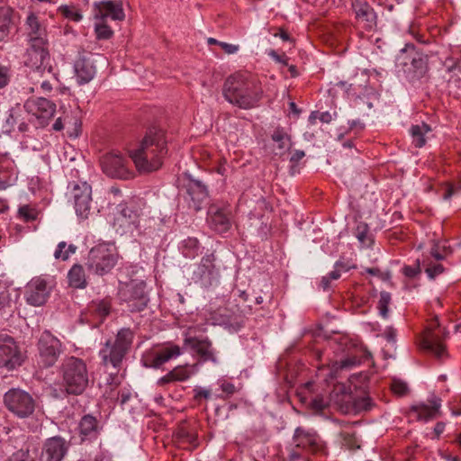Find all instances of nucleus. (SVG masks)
<instances>
[{"instance_id": "11", "label": "nucleus", "mask_w": 461, "mask_h": 461, "mask_svg": "<svg viewBox=\"0 0 461 461\" xmlns=\"http://www.w3.org/2000/svg\"><path fill=\"white\" fill-rule=\"evenodd\" d=\"M182 354L179 346L167 343L146 350L141 357V363L145 367L159 368L165 363L176 358Z\"/></svg>"}, {"instance_id": "6", "label": "nucleus", "mask_w": 461, "mask_h": 461, "mask_svg": "<svg viewBox=\"0 0 461 461\" xmlns=\"http://www.w3.org/2000/svg\"><path fill=\"white\" fill-rule=\"evenodd\" d=\"M117 261L115 247L109 243H99L88 252L86 267L90 273L102 276L110 273Z\"/></svg>"}, {"instance_id": "60", "label": "nucleus", "mask_w": 461, "mask_h": 461, "mask_svg": "<svg viewBox=\"0 0 461 461\" xmlns=\"http://www.w3.org/2000/svg\"><path fill=\"white\" fill-rule=\"evenodd\" d=\"M268 56L271 57L276 62L287 66L288 58L284 55H279L276 50H270L267 52Z\"/></svg>"}, {"instance_id": "7", "label": "nucleus", "mask_w": 461, "mask_h": 461, "mask_svg": "<svg viewBox=\"0 0 461 461\" xmlns=\"http://www.w3.org/2000/svg\"><path fill=\"white\" fill-rule=\"evenodd\" d=\"M37 365L41 368L53 366L63 351L61 341L50 331L41 333L37 343Z\"/></svg>"}, {"instance_id": "48", "label": "nucleus", "mask_w": 461, "mask_h": 461, "mask_svg": "<svg viewBox=\"0 0 461 461\" xmlns=\"http://www.w3.org/2000/svg\"><path fill=\"white\" fill-rule=\"evenodd\" d=\"M360 363V360L356 357H348L345 359H342L339 362H335L333 364V369L336 371L339 369H349L353 366H357Z\"/></svg>"}, {"instance_id": "45", "label": "nucleus", "mask_w": 461, "mask_h": 461, "mask_svg": "<svg viewBox=\"0 0 461 461\" xmlns=\"http://www.w3.org/2000/svg\"><path fill=\"white\" fill-rule=\"evenodd\" d=\"M391 302V294L388 292L383 291L380 293V299L378 302V310L380 315L386 319L388 317V305Z\"/></svg>"}, {"instance_id": "15", "label": "nucleus", "mask_w": 461, "mask_h": 461, "mask_svg": "<svg viewBox=\"0 0 461 461\" xmlns=\"http://www.w3.org/2000/svg\"><path fill=\"white\" fill-rule=\"evenodd\" d=\"M293 441L296 448H300L312 454L325 452V446L322 440L312 429L297 427L293 436Z\"/></svg>"}, {"instance_id": "37", "label": "nucleus", "mask_w": 461, "mask_h": 461, "mask_svg": "<svg viewBox=\"0 0 461 461\" xmlns=\"http://www.w3.org/2000/svg\"><path fill=\"white\" fill-rule=\"evenodd\" d=\"M179 249L183 254V256L186 258L193 259L197 257L200 253V244L196 238H187L185 239Z\"/></svg>"}, {"instance_id": "14", "label": "nucleus", "mask_w": 461, "mask_h": 461, "mask_svg": "<svg viewBox=\"0 0 461 461\" xmlns=\"http://www.w3.org/2000/svg\"><path fill=\"white\" fill-rule=\"evenodd\" d=\"M103 172L113 178L129 179L133 172L128 167V161L120 153L111 152L101 159Z\"/></svg>"}, {"instance_id": "54", "label": "nucleus", "mask_w": 461, "mask_h": 461, "mask_svg": "<svg viewBox=\"0 0 461 461\" xmlns=\"http://www.w3.org/2000/svg\"><path fill=\"white\" fill-rule=\"evenodd\" d=\"M420 271V263L419 259H417L415 266H404L402 268L403 275L409 278L416 277Z\"/></svg>"}, {"instance_id": "10", "label": "nucleus", "mask_w": 461, "mask_h": 461, "mask_svg": "<svg viewBox=\"0 0 461 461\" xmlns=\"http://www.w3.org/2000/svg\"><path fill=\"white\" fill-rule=\"evenodd\" d=\"M69 199L73 202L76 213L81 220L87 219L92 210V188L86 182L69 183Z\"/></svg>"}, {"instance_id": "31", "label": "nucleus", "mask_w": 461, "mask_h": 461, "mask_svg": "<svg viewBox=\"0 0 461 461\" xmlns=\"http://www.w3.org/2000/svg\"><path fill=\"white\" fill-rule=\"evenodd\" d=\"M99 425L95 417L92 415H85L79 422V434L82 440H91L97 438L99 434Z\"/></svg>"}, {"instance_id": "27", "label": "nucleus", "mask_w": 461, "mask_h": 461, "mask_svg": "<svg viewBox=\"0 0 461 461\" xmlns=\"http://www.w3.org/2000/svg\"><path fill=\"white\" fill-rule=\"evenodd\" d=\"M17 179L14 161L8 155L0 156V190L13 185Z\"/></svg>"}, {"instance_id": "39", "label": "nucleus", "mask_w": 461, "mask_h": 461, "mask_svg": "<svg viewBox=\"0 0 461 461\" xmlns=\"http://www.w3.org/2000/svg\"><path fill=\"white\" fill-rule=\"evenodd\" d=\"M19 298V294L9 287L0 290V311L10 308L12 303Z\"/></svg>"}, {"instance_id": "18", "label": "nucleus", "mask_w": 461, "mask_h": 461, "mask_svg": "<svg viewBox=\"0 0 461 461\" xmlns=\"http://www.w3.org/2000/svg\"><path fill=\"white\" fill-rule=\"evenodd\" d=\"M441 333L442 330L440 329L436 330L434 324L431 323L420 341V347L423 350L433 354L438 359H441L445 355V347L441 342Z\"/></svg>"}, {"instance_id": "4", "label": "nucleus", "mask_w": 461, "mask_h": 461, "mask_svg": "<svg viewBox=\"0 0 461 461\" xmlns=\"http://www.w3.org/2000/svg\"><path fill=\"white\" fill-rule=\"evenodd\" d=\"M61 374L66 392L69 394H81L88 385L87 366L81 358L66 357L61 365Z\"/></svg>"}, {"instance_id": "24", "label": "nucleus", "mask_w": 461, "mask_h": 461, "mask_svg": "<svg viewBox=\"0 0 461 461\" xmlns=\"http://www.w3.org/2000/svg\"><path fill=\"white\" fill-rule=\"evenodd\" d=\"M125 355L126 353L115 346L111 340L106 341L99 351V356L104 366H111L115 369L121 366Z\"/></svg>"}, {"instance_id": "20", "label": "nucleus", "mask_w": 461, "mask_h": 461, "mask_svg": "<svg viewBox=\"0 0 461 461\" xmlns=\"http://www.w3.org/2000/svg\"><path fill=\"white\" fill-rule=\"evenodd\" d=\"M68 450V442L59 436L48 438L42 448L41 457L45 461H62Z\"/></svg>"}, {"instance_id": "52", "label": "nucleus", "mask_w": 461, "mask_h": 461, "mask_svg": "<svg viewBox=\"0 0 461 461\" xmlns=\"http://www.w3.org/2000/svg\"><path fill=\"white\" fill-rule=\"evenodd\" d=\"M272 140L278 143L280 149H284L286 146V142L289 141V137L283 130L278 129L272 134Z\"/></svg>"}, {"instance_id": "16", "label": "nucleus", "mask_w": 461, "mask_h": 461, "mask_svg": "<svg viewBox=\"0 0 461 461\" xmlns=\"http://www.w3.org/2000/svg\"><path fill=\"white\" fill-rule=\"evenodd\" d=\"M50 283L41 276L33 277L26 286L25 300L32 306L39 307L43 305L50 294Z\"/></svg>"}, {"instance_id": "3", "label": "nucleus", "mask_w": 461, "mask_h": 461, "mask_svg": "<svg viewBox=\"0 0 461 461\" xmlns=\"http://www.w3.org/2000/svg\"><path fill=\"white\" fill-rule=\"evenodd\" d=\"M145 203L142 199H131L117 206L113 228L120 235L134 236L140 233V223L143 215Z\"/></svg>"}, {"instance_id": "63", "label": "nucleus", "mask_w": 461, "mask_h": 461, "mask_svg": "<svg viewBox=\"0 0 461 461\" xmlns=\"http://www.w3.org/2000/svg\"><path fill=\"white\" fill-rule=\"evenodd\" d=\"M220 386L221 391L226 394V396L232 395L236 392L235 385L231 383L222 381Z\"/></svg>"}, {"instance_id": "50", "label": "nucleus", "mask_w": 461, "mask_h": 461, "mask_svg": "<svg viewBox=\"0 0 461 461\" xmlns=\"http://www.w3.org/2000/svg\"><path fill=\"white\" fill-rule=\"evenodd\" d=\"M6 461H35L32 456L29 450L20 449L14 452Z\"/></svg>"}, {"instance_id": "49", "label": "nucleus", "mask_w": 461, "mask_h": 461, "mask_svg": "<svg viewBox=\"0 0 461 461\" xmlns=\"http://www.w3.org/2000/svg\"><path fill=\"white\" fill-rule=\"evenodd\" d=\"M350 266L348 264L343 263L341 261H337L334 267V270H332L328 277L330 280H337L341 276V271H348L350 269Z\"/></svg>"}, {"instance_id": "9", "label": "nucleus", "mask_w": 461, "mask_h": 461, "mask_svg": "<svg viewBox=\"0 0 461 461\" xmlns=\"http://www.w3.org/2000/svg\"><path fill=\"white\" fill-rule=\"evenodd\" d=\"M5 407L19 418H27L35 409V401L32 396L21 389H10L4 395Z\"/></svg>"}, {"instance_id": "13", "label": "nucleus", "mask_w": 461, "mask_h": 461, "mask_svg": "<svg viewBox=\"0 0 461 461\" xmlns=\"http://www.w3.org/2000/svg\"><path fill=\"white\" fill-rule=\"evenodd\" d=\"M216 258L213 253L203 256L194 269L191 279L203 287H209L220 277L219 268L215 265Z\"/></svg>"}, {"instance_id": "23", "label": "nucleus", "mask_w": 461, "mask_h": 461, "mask_svg": "<svg viewBox=\"0 0 461 461\" xmlns=\"http://www.w3.org/2000/svg\"><path fill=\"white\" fill-rule=\"evenodd\" d=\"M185 344L196 352L203 361H212L218 363L216 353L212 346V342L208 339L186 338Z\"/></svg>"}, {"instance_id": "58", "label": "nucleus", "mask_w": 461, "mask_h": 461, "mask_svg": "<svg viewBox=\"0 0 461 461\" xmlns=\"http://www.w3.org/2000/svg\"><path fill=\"white\" fill-rule=\"evenodd\" d=\"M40 78L41 77H38V81H36L37 83L34 84L35 81L32 80V85L33 86H30V90L31 91H34V87L38 86V84H40V87L41 89L44 92V93H49L51 91L52 89V86L51 84L49 82V80L46 78V79H43L41 82H40Z\"/></svg>"}, {"instance_id": "51", "label": "nucleus", "mask_w": 461, "mask_h": 461, "mask_svg": "<svg viewBox=\"0 0 461 461\" xmlns=\"http://www.w3.org/2000/svg\"><path fill=\"white\" fill-rule=\"evenodd\" d=\"M328 405V402L321 395L314 397L310 402V407L316 412H321Z\"/></svg>"}, {"instance_id": "19", "label": "nucleus", "mask_w": 461, "mask_h": 461, "mask_svg": "<svg viewBox=\"0 0 461 461\" xmlns=\"http://www.w3.org/2000/svg\"><path fill=\"white\" fill-rule=\"evenodd\" d=\"M207 221L210 227L219 233L227 232L231 226L230 211L225 207L212 204L207 212Z\"/></svg>"}, {"instance_id": "12", "label": "nucleus", "mask_w": 461, "mask_h": 461, "mask_svg": "<svg viewBox=\"0 0 461 461\" xmlns=\"http://www.w3.org/2000/svg\"><path fill=\"white\" fill-rule=\"evenodd\" d=\"M24 356L14 339L7 334L0 335V367L14 370L20 366Z\"/></svg>"}, {"instance_id": "32", "label": "nucleus", "mask_w": 461, "mask_h": 461, "mask_svg": "<svg viewBox=\"0 0 461 461\" xmlns=\"http://www.w3.org/2000/svg\"><path fill=\"white\" fill-rule=\"evenodd\" d=\"M375 406L374 400L369 395L354 398L351 404L342 406L341 411L346 413L369 411Z\"/></svg>"}, {"instance_id": "29", "label": "nucleus", "mask_w": 461, "mask_h": 461, "mask_svg": "<svg viewBox=\"0 0 461 461\" xmlns=\"http://www.w3.org/2000/svg\"><path fill=\"white\" fill-rule=\"evenodd\" d=\"M429 402L430 406L426 404L413 406L411 411V417L423 421L434 419L439 412L441 400L437 396H432Z\"/></svg>"}, {"instance_id": "38", "label": "nucleus", "mask_w": 461, "mask_h": 461, "mask_svg": "<svg viewBox=\"0 0 461 461\" xmlns=\"http://www.w3.org/2000/svg\"><path fill=\"white\" fill-rule=\"evenodd\" d=\"M132 340L133 331L131 329L123 328L118 331L116 339L113 343L127 354Z\"/></svg>"}, {"instance_id": "28", "label": "nucleus", "mask_w": 461, "mask_h": 461, "mask_svg": "<svg viewBox=\"0 0 461 461\" xmlns=\"http://www.w3.org/2000/svg\"><path fill=\"white\" fill-rule=\"evenodd\" d=\"M407 53H409L411 66L413 68V71L419 74H422L425 71L426 60L421 55L415 51L413 44H406L405 48L401 50V53L397 57V61L402 66H407Z\"/></svg>"}, {"instance_id": "64", "label": "nucleus", "mask_w": 461, "mask_h": 461, "mask_svg": "<svg viewBox=\"0 0 461 461\" xmlns=\"http://www.w3.org/2000/svg\"><path fill=\"white\" fill-rule=\"evenodd\" d=\"M195 398L209 399L212 395L211 391L203 387H196L194 390Z\"/></svg>"}, {"instance_id": "35", "label": "nucleus", "mask_w": 461, "mask_h": 461, "mask_svg": "<svg viewBox=\"0 0 461 461\" xmlns=\"http://www.w3.org/2000/svg\"><path fill=\"white\" fill-rule=\"evenodd\" d=\"M221 324L225 326L230 332H236L240 330L245 323V317L241 313L230 312L226 311V313L222 315Z\"/></svg>"}, {"instance_id": "46", "label": "nucleus", "mask_w": 461, "mask_h": 461, "mask_svg": "<svg viewBox=\"0 0 461 461\" xmlns=\"http://www.w3.org/2000/svg\"><path fill=\"white\" fill-rule=\"evenodd\" d=\"M171 373L174 375V379L176 382H184L194 374L190 368L182 366L175 367L173 370H171Z\"/></svg>"}, {"instance_id": "26", "label": "nucleus", "mask_w": 461, "mask_h": 461, "mask_svg": "<svg viewBox=\"0 0 461 461\" xmlns=\"http://www.w3.org/2000/svg\"><path fill=\"white\" fill-rule=\"evenodd\" d=\"M356 18L364 23V27L372 30L376 25V14L368 3L361 0L352 2Z\"/></svg>"}, {"instance_id": "57", "label": "nucleus", "mask_w": 461, "mask_h": 461, "mask_svg": "<svg viewBox=\"0 0 461 461\" xmlns=\"http://www.w3.org/2000/svg\"><path fill=\"white\" fill-rule=\"evenodd\" d=\"M11 78V71L10 68L6 66L0 65V89L5 87Z\"/></svg>"}, {"instance_id": "55", "label": "nucleus", "mask_w": 461, "mask_h": 461, "mask_svg": "<svg viewBox=\"0 0 461 461\" xmlns=\"http://www.w3.org/2000/svg\"><path fill=\"white\" fill-rule=\"evenodd\" d=\"M367 233H368V227L366 224L360 223L357 225L356 229V237L359 240V242L363 245H366L367 241Z\"/></svg>"}, {"instance_id": "33", "label": "nucleus", "mask_w": 461, "mask_h": 461, "mask_svg": "<svg viewBox=\"0 0 461 461\" xmlns=\"http://www.w3.org/2000/svg\"><path fill=\"white\" fill-rule=\"evenodd\" d=\"M431 132V128L429 124L421 122L420 124L412 125L410 128V134L411 137V143L415 148H422L425 146L428 134Z\"/></svg>"}, {"instance_id": "56", "label": "nucleus", "mask_w": 461, "mask_h": 461, "mask_svg": "<svg viewBox=\"0 0 461 461\" xmlns=\"http://www.w3.org/2000/svg\"><path fill=\"white\" fill-rule=\"evenodd\" d=\"M391 387L392 391L398 395H403L408 391L407 384L398 379L393 380Z\"/></svg>"}, {"instance_id": "47", "label": "nucleus", "mask_w": 461, "mask_h": 461, "mask_svg": "<svg viewBox=\"0 0 461 461\" xmlns=\"http://www.w3.org/2000/svg\"><path fill=\"white\" fill-rule=\"evenodd\" d=\"M18 215L24 221L29 222L36 220L38 212L29 205H23L18 210Z\"/></svg>"}, {"instance_id": "17", "label": "nucleus", "mask_w": 461, "mask_h": 461, "mask_svg": "<svg viewBox=\"0 0 461 461\" xmlns=\"http://www.w3.org/2000/svg\"><path fill=\"white\" fill-rule=\"evenodd\" d=\"M92 12L95 20H104V22H106L107 18L122 21L125 17L122 1L95 2Z\"/></svg>"}, {"instance_id": "40", "label": "nucleus", "mask_w": 461, "mask_h": 461, "mask_svg": "<svg viewBox=\"0 0 461 461\" xmlns=\"http://www.w3.org/2000/svg\"><path fill=\"white\" fill-rule=\"evenodd\" d=\"M12 9L8 6L0 7V41L7 34L11 24Z\"/></svg>"}, {"instance_id": "25", "label": "nucleus", "mask_w": 461, "mask_h": 461, "mask_svg": "<svg viewBox=\"0 0 461 461\" xmlns=\"http://www.w3.org/2000/svg\"><path fill=\"white\" fill-rule=\"evenodd\" d=\"M26 25L28 43L48 44L46 28L35 14L28 15Z\"/></svg>"}, {"instance_id": "8", "label": "nucleus", "mask_w": 461, "mask_h": 461, "mask_svg": "<svg viewBox=\"0 0 461 461\" xmlns=\"http://www.w3.org/2000/svg\"><path fill=\"white\" fill-rule=\"evenodd\" d=\"M119 298L131 312L143 311L149 301L143 281H131L120 287Z\"/></svg>"}, {"instance_id": "30", "label": "nucleus", "mask_w": 461, "mask_h": 461, "mask_svg": "<svg viewBox=\"0 0 461 461\" xmlns=\"http://www.w3.org/2000/svg\"><path fill=\"white\" fill-rule=\"evenodd\" d=\"M186 191L194 203V208L196 211L200 210L202 203L208 196L206 186L200 180L189 179L186 185Z\"/></svg>"}, {"instance_id": "61", "label": "nucleus", "mask_w": 461, "mask_h": 461, "mask_svg": "<svg viewBox=\"0 0 461 461\" xmlns=\"http://www.w3.org/2000/svg\"><path fill=\"white\" fill-rule=\"evenodd\" d=\"M71 122V119L68 116H65L64 118H58L52 125L54 131H61L67 124Z\"/></svg>"}, {"instance_id": "42", "label": "nucleus", "mask_w": 461, "mask_h": 461, "mask_svg": "<svg viewBox=\"0 0 461 461\" xmlns=\"http://www.w3.org/2000/svg\"><path fill=\"white\" fill-rule=\"evenodd\" d=\"M58 10L61 15L69 21L78 23L83 19L81 12L75 5H63Z\"/></svg>"}, {"instance_id": "2", "label": "nucleus", "mask_w": 461, "mask_h": 461, "mask_svg": "<svg viewBox=\"0 0 461 461\" xmlns=\"http://www.w3.org/2000/svg\"><path fill=\"white\" fill-rule=\"evenodd\" d=\"M222 95L230 104L248 110L258 105L263 90L256 80L244 74L237 73L225 80Z\"/></svg>"}, {"instance_id": "36", "label": "nucleus", "mask_w": 461, "mask_h": 461, "mask_svg": "<svg viewBox=\"0 0 461 461\" xmlns=\"http://www.w3.org/2000/svg\"><path fill=\"white\" fill-rule=\"evenodd\" d=\"M89 312L102 322L111 311L110 302L107 300L93 301L88 306Z\"/></svg>"}, {"instance_id": "1", "label": "nucleus", "mask_w": 461, "mask_h": 461, "mask_svg": "<svg viewBox=\"0 0 461 461\" xmlns=\"http://www.w3.org/2000/svg\"><path fill=\"white\" fill-rule=\"evenodd\" d=\"M167 153V140L163 130L150 129L137 149L130 157L140 172H152L162 166V159Z\"/></svg>"}, {"instance_id": "59", "label": "nucleus", "mask_w": 461, "mask_h": 461, "mask_svg": "<svg viewBox=\"0 0 461 461\" xmlns=\"http://www.w3.org/2000/svg\"><path fill=\"white\" fill-rule=\"evenodd\" d=\"M368 379V375L365 373H357L353 374L349 377V382L355 385V387H357V382L359 381L360 384H365Z\"/></svg>"}, {"instance_id": "62", "label": "nucleus", "mask_w": 461, "mask_h": 461, "mask_svg": "<svg viewBox=\"0 0 461 461\" xmlns=\"http://www.w3.org/2000/svg\"><path fill=\"white\" fill-rule=\"evenodd\" d=\"M430 257L433 261H439L443 260L445 258V256L438 251V243L434 242L433 247L430 249Z\"/></svg>"}, {"instance_id": "22", "label": "nucleus", "mask_w": 461, "mask_h": 461, "mask_svg": "<svg viewBox=\"0 0 461 461\" xmlns=\"http://www.w3.org/2000/svg\"><path fill=\"white\" fill-rule=\"evenodd\" d=\"M28 113L39 119H50L56 111V104L43 97L30 98L23 105Z\"/></svg>"}, {"instance_id": "41", "label": "nucleus", "mask_w": 461, "mask_h": 461, "mask_svg": "<svg viewBox=\"0 0 461 461\" xmlns=\"http://www.w3.org/2000/svg\"><path fill=\"white\" fill-rule=\"evenodd\" d=\"M422 265L425 267V272L430 279H434L445 270L444 267L440 263L433 261L429 258H424Z\"/></svg>"}, {"instance_id": "21", "label": "nucleus", "mask_w": 461, "mask_h": 461, "mask_svg": "<svg viewBox=\"0 0 461 461\" xmlns=\"http://www.w3.org/2000/svg\"><path fill=\"white\" fill-rule=\"evenodd\" d=\"M95 62L94 54L80 56L77 59L74 68L78 84H87L95 77L96 74Z\"/></svg>"}, {"instance_id": "53", "label": "nucleus", "mask_w": 461, "mask_h": 461, "mask_svg": "<svg viewBox=\"0 0 461 461\" xmlns=\"http://www.w3.org/2000/svg\"><path fill=\"white\" fill-rule=\"evenodd\" d=\"M458 193H461V181H459L456 185H454L451 183H446L443 199L449 200L454 194Z\"/></svg>"}, {"instance_id": "43", "label": "nucleus", "mask_w": 461, "mask_h": 461, "mask_svg": "<svg viewBox=\"0 0 461 461\" xmlns=\"http://www.w3.org/2000/svg\"><path fill=\"white\" fill-rule=\"evenodd\" d=\"M77 250V247L73 244L68 245L65 241H61L58 244L57 249L54 252V258L56 259H61L63 261L68 259L71 254H74Z\"/></svg>"}, {"instance_id": "34", "label": "nucleus", "mask_w": 461, "mask_h": 461, "mask_svg": "<svg viewBox=\"0 0 461 461\" xmlns=\"http://www.w3.org/2000/svg\"><path fill=\"white\" fill-rule=\"evenodd\" d=\"M69 285L77 288L83 289L86 286V277L85 274V270L81 265L76 264L74 265L68 274Z\"/></svg>"}, {"instance_id": "5", "label": "nucleus", "mask_w": 461, "mask_h": 461, "mask_svg": "<svg viewBox=\"0 0 461 461\" xmlns=\"http://www.w3.org/2000/svg\"><path fill=\"white\" fill-rule=\"evenodd\" d=\"M24 64L30 69L27 74L30 80L53 76L48 44L28 43Z\"/></svg>"}, {"instance_id": "44", "label": "nucleus", "mask_w": 461, "mask_h": 461, "mask_svg": "<svg viewBox=\"0 0 461 461\" xmlns=\"http://www.w3.org/2000/svg\"><path fill=\"white\" fill-rule=\"evenodd\" d=\"M95 32L96 33V37L99 40H107L112 37L113 31L106 24V22H104V20H95Z\"/></svg>"}]
</instances>
